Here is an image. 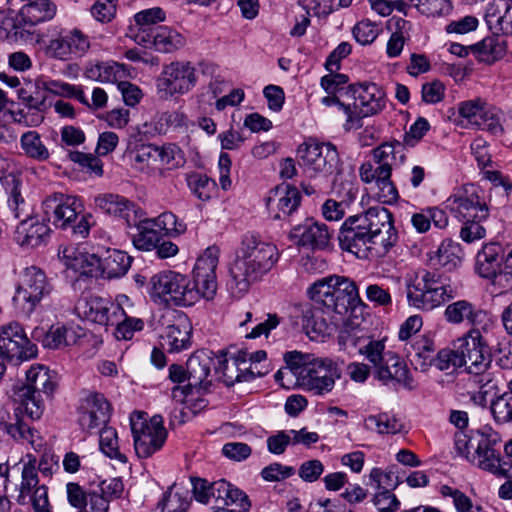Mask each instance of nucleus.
Here are the masks:
<instances>
[{"instance_id": "obj_1", "label": "nucleus", "mask_w": 512, "mask_h": 512, "mask_svg": "<svg viewBox=\"0 0 512 512\" xmlns=\"http://www.w3.org/2000/svg\"><path fill=\"white\" fill-rule=\"evenodd\" d=\"M308 295L315 307L306 306L302 309L301 323L307 334L322 331L316 320L317 310H322L337 325L358 307L365 306L356 282L345 276L330 275L317 280L308 288Z\"/></svg>"}, {"instance_id": "obj_2", "label": "nucleus", "mask_w": 512, "mask_h": 512, "mask_svg": "<svg viewBox=\"0 0 512 512\" xmlns=\"http://www.w3.org/2000/svg\"><path fill=\"white\" fill-rule=\"evenodd\" d=\"M340 247L359 255L379 242L387 253L398 241L393 216L385 207H371L363 213L349 216L338 233Z\"/></svg>"}, {"instance_id": "obj_3", "label": "nucleus", "mask_w": 512, "mask_h": 512, "mask_svg": "<svg viewBox=\"0 0 512 512\" xmlns=\"http://www.w3.org/2000/svg\"><path fill=\"white\" fill-rule=\"evenodd\" d=\"M279 258L280 252L274 243L265 241L256 234L247 233L242 237L236 251L230 275L239 291H246L251 283L270 272Z\"/></svg>"}, {"instance_id": "obj_4", "label": "nucleus", "mask_w": 512, "mask_h": 512, "mask_svg": "<svg viewBox=\"0 0 512 512\" xmlns=\"http://www.w3.org/2000/svg\"><path fill=\"white\" fill-rule=\"evenodd\" d=\"M455 290L439 273L422 270L407 284V301L414 308L432 311L454 299Z\"/></svg>"}, {"instance_id": "obj_5", "label": "nucleus", "mask_w": 512, "mask_h": 512, "mask_svg": "<svg viewBox=\"0 0 512 512\" xmlns=\"http://www.w3.org/2000/svg\"><path fill=\"white\" fill-rule=\"evenodd\" d=\"M26 380V384L17 386L14 390L13 400L15 403H21V409L26 410L32 421L38 420L44 411L40 393L52 396L58 386L57 377L47 367L36 365L26 372Z\"/></svg>"}, {"instance_id": "obj_6", "label": "nucleus", "mask_w": 512, "mask_h": 512, "mask_svg": "<svg viewBox=\"0 0 512 512\" xmlns=\"http://www.w3.org/2000/svg\"><path fill=\"white\" fill-rule=\"evenodd\" d=\"M474 452L468 456V461L481 470L497 477H507L511 462L501 456L502 439L499 433L490 427H483L472 433L471 446Z\"/></svg>"}, {"instance_id": "obj_7", "label": "nucleus", "mask_w": 512, "mask_h": 512, "mask_svg": "<svg viewBox=\"0 0 512 512\" xmlns=\"http://www.w3.org/2000/svg\"><path fill=\"white\" fill-rule=\"evenodd\" d=\"M81 204L74 196L54 194L43 201L45 219L55 227L61 229L71 228L73 235L83 239L88 236L91 215H82L77 223Z\"/></svg>"}, {"instance_id": "obj_8", "label": "nucleus", "mask_w": 512, "mask_h": 512, "mask_svg": "<svg viewBox=\"0 0 512 512\" xmlns=\"http://www.w3.org/2000/svg\"><path fill=\"white\" fill-rule=\"evenodd\" d=\"M130 425L138 457L148 458L164 445L167 431L162 416L155 415L148 421L144 413L135 412L130 417Z\"/></svg>"}, {"instance_id": "obj_9", "label": "nucleus", "mask_w": 512, "mask_h": 512, "mask_svg": "<svg viewBox=\"0 0 512 512\" xmlns=\"http://www.w3.org/2000/svg\"><path fill=\"white\" fill-rule=\"evenodd\" d=\"M350 119H346L343 127L346 131L362 127V119L375 115L385 107V93L376 84L349 85Z\"/></svg>"}, {"instance_id": "obj_10", "label": "nucleus", "mask_w": 512, "mask_h": 512, "mask_svg": "<svg viewBox=\"0 0 512 512\" xmlns=\"http://www.w3.org/2000/svg\"><path fill=\"white\" fill-rule=\"evenodd\" d=\"M341 369L337 361L328 358H314L302 371L298 372V383L314 396L330 393L336 380L341 378Z\"/></svg>"}, {"instance_id": "obj_11", "label": "nucleus", "mask_w": 512, "mask_h": 512, "mask_svg": "<svg viewBox=\"0 0 512 512\" xmlns=\"http://www.w3.org/2000/svg\"><path fill=\"white\" fill-rule=\"evenodd\" d=\"M454 347L459 348L463 367L473 377L479 378L480 382L488 381L487 370L491 364V355L488 346L480 331L470 330L466 335L454 341Z\"/></svg>"}, {"instance_id": "obj_12", "label": "nucleus", "mask_w": 512, "mask_h": 512, "mask_svg": "<svg viewBox=\"0 0 512 512\" xmlns=\"http://www.w3.org/2000/svg\"><path fill=\"white\" fill-rule=\"evenodd\" d=\"M446 207L460 221L487 220L489 206L483 189L465 184L446 200Z\"/></svg>"}, {"instance_id": "obj_13", "label": "nucleus", "mask_w": 512, "mask_h": 512, "mask_svg": "<svg viewBox=\"0 0 512 512\" xmlns=\"http://www.w3.org/2000/svg\"><path fill=\"white\" fill-rule=\"evenodd\" d=\"M151 294L176 305L191 306L197 302V292L190 287L187 275L167 270L155 274L150 279Z\"/></svg>"}, {"instance_id": "obj_14", "label": "nucleus", "mask_w": 512, "mask_h": 512, "mask_svg": "<svg viewBox=\"0 0 512 512\" xmlns=\"http://www.w3.org/2000/svg\"><path fill=\"white\" fill-rule=\"evenodd\" d=\"M195 66L190 61H173L163 66L157 78V90L162 99L183 95L197 84Z\"/></svg>"}, {"instance_id": "obj_15", "label": "nucleus", "mask_w": 512, "mask_h": 512, "mask_svg": "<svg viewBox=\"0 0 512 512\" xmlns=\"http://www.w3.org/2000/svg\"><path fill=\"white\" fill-rule=\"evenodd\" d=\"M299 163L310 174L331 175L339 163L334 144L309 138L298 148Z\"/></svg>"}, {"instance_id": "obj_16", "label": "nucleus", "mask_w": 512, "mask_h": 512, "mask_svg": "<svg viewBox=\"0 0 512 512\" xmlns=\"http://www.w3.org/2000/svg\"><path fill=\"white\" fill-rule=\"evenodd\" d=\"M212 367H217L212 351L201 349L194 352L186 362L188 383L185 386L173 388V398L185 397L188 394H192L193 390L197 392L207 390L212 384L210 378Z\"/></svg>"}, {"instance_id": "obj_17", "label": "nucleus", "mask_w": 512, "mask_h": 512, "mask_svg": "<svg viewBox=\"0 0 512 512\" xmlns=\"http://www.w3.org/2000/svg\"><path fill=\"white\" fill-rule=\"evenodd\" d=\"M51 291L52 286L45 273L41 269L31 266L25 269L13 302L23 312L30 314L41 299L49 295Z\"/></svg>"}, {"instance_id": "obj_18", "label": "nucleus", "mask_w": 512, "mask_h": 512, "mask_svg": "<svg viewBox=\"0 0 512 512\" xmlns=\"http://www.w3.org/2000/svg\"><path fill=\"white\" fill-rule=\"evenodd\" d=\"M372 158L376 167L371 162L363 163L359 168L361 180L370 184L375 173L381 175L392 174V168L402 165L406 160L405 145L400 141L384 142L372 150Z\"/></svg>"}, {"instance_id": "obj_19", "label": "nucleus", "mask_w": 512, "mask_h": 512, "mask_svg": "<svg viewBox=\"0 0 512 512\" xmlns=\"http://www.w3.org/2000/svg\"><path fill=\"white\" fill-rule=\"evenodd\" d=\"M219 262V249L215 246L208 247L200 255L193 269V280L190 287L197 292V301L200 298L211 300L217 291L216 269Z\"/></svg>"}, {"instance_id": "obj_20", "label": "nucleus", "mask_w": 512, "mask_h": 512, "mask_svg": "<svg viewBox=\"0 0 512 512\" xmlns=\"http://www.w3.org/2000/svg\"><path fill=\"white\" fill-rule=\"evenodd\" d=\"M37 356V346L25 334L17 322L0 328V358L5 361L29 360Z\"/></svg>"}, {"instance_id": "obj_21", "label": "nucleus", "mask_w": 512, "mask_h": 512, "mask_svg": "<svg viewBox=\"0 0 512 512\" xmlns=\"http://www.w3.org/2000/svg\"><path fill=\"white\" fill-rule=\"evenodd\" d=\"M27 498L31 501L35 512H52L48 500L47 487L39 485L35 458L29 459L22 468L17 501L19 504H25Z\"/></svg>"}, {"instance_id": "obj_22", "label": "nucleus", "mask_w": 512, "mask_h": 512, "mask_svg": "<svg viewBox=\"0 0 512 512\" xmlns=\"http://www.w3.org/2000/svg\"><path fill=\"white\" fill-rule=\"evenodd\" d=\"M89 49V37L80 29H61L57 37L49 41L46 53L52 58L65 61L73 56H83Z\"/></svg>"}, {"instance_id": "obj_23", "label": "nucleus", "mask_w": 512, "mask_h": 512, "mask_svg": "<svg viewBox=\"0 0 512 512\" xmlns=\"http://www.w3.org/2000/svg\"><path fill=\"white\" fill-rule=\"evenodd\" d=\"M333 232L327 224L306 218L303 223L291 229L289 238L298 246L323 250L329 246Z\"/></svg>"}, {"instance_id": "obj_24", "label": "nucleus", "mask_w": 512, "mask_h": 512, "mask_svg": "<svg viewBox=\"0 0 512 512\" xmlns=\"http://www.w3.org/2000/svg\"><path fill=\"white\" fill-rule=\"evenodd\" d=\"M78 414V422L82 429L91 432L108 423L111 406L103 394L90 393L82 400Z\"/></svg>"}, {"instance_id": "obj_25", "label": "nucleus", "mask_w": 512, "mask_h": 512, "mask_svg": "<svg viewBox=\"0 0 512 512\" xmlns=\"http://www.w3.org/2000/svg\"><path fill=\"white\" fill-rule=\"evenodd\" d=\"M374 377L385 385L399 384L409 391L416 388L407 364L393 351H388L380 365L375 367Z\"/></svg>"}, {"instance_id": "obj_26", "label": "nucleus", "mask_w": 512, "mask_h": 512, "mask_svg": "<svg viewBox=\"0 0 512 512\" xmlns=\"http://www.w3.org/2000/svg\"><path fill=\"white\" fill-rule=\"evenodd\" d=\"M192 484L195 499L203 504L213 501L214 506L226 505L229 499H237L243 492L224 479L209 482L206 479L196 478L192 480Z\"/></svg>"}, {"instance_id": "obj_27", "label": "nucleus", "mask_w": 512, "mask_h": 512, "mask_svg": "<svg viewBox=\"0 0 512 512\" xmlns=\"http://www.w3.org/2000/svg\"><path fill=\"white\" fill-rule=\"evenodd\" d=\"M57 13V6L51 0H34L23 5L18 12L16 21L5 18L3 24L9 29H17L22 25L35 26L52 20Z\"/></svg>"}, {"instance_id": "obj_28", "label": "nucleus", "mask_w": 512, "mask_h": 512, "mask_svg": "<svg viewBox=\"0 0 512 512\" xmlns=\"http://www.w3.org/2000/svg\"><path fill=\"white\" fill-rule=\"evenodd\" d=\"M301 199V193L295 186L281 184L269 192L267 208L273 213V219H285L298 210Z\"/></svg>"}, {"instance_id": "obj_29", "label": "nucleus", "mask_w": 512, "mask_h": 512, "mask_svg": "<svg viewBox=\"0 0 512 512\" xmlns=\"http://www.w3.org/2000/svg\"><path fill=\"white\" fill-rule=\"evenodd\" d=\"M16 404L12 421L3 423L5 432L15 441L28 443L35 451H40L44 446L43 439L26 420V418L32 419L26 414V410L21 409V403Z\"/></svg>"}, {"instance_id": "obj_30", "label": "nucleus", "mask_w": 512, "mask_h": 512, "mask_svg": "<svg viewBox=\"0 0 512 512\" xmlns=\"http://www.w3.org/2000/svg\"><path fill=\"white\" fill-rule=\"evenodd\" d=\"M76 310L78 314L85 319L93 323L108 326L112 322L114 312L119 311V305L106 298L91 296L79 301Z\"/></svg>"}, {"instance_id": "obj_31", "label": "nucleus", "mask_w": 512, "mask_h": 512, "mask_svg": "<svg viewBox=\"0 0 512 512\" xmlns=\"http://www.w3.org/2000/svg\"><path fill=\"white\" fill-rule=\"evenodd\" d=\"M506 247L499 242L485 243L476 255L475 269L482 278L491 280L503 266Z\"/></svg>"}, {"instance_id": "obj_32", "label": "nucleus", "mask_w": 512, "mask_h": 512, "mask_svg": "<svg viewBox=\"0 0 512 512\" xmlns=\"http://www.w3.org/2000/svg\"><path fill=\"white\" fill-rule=\"evenodd\" d=\"M140 43L161 53H172L184 47L186 41L182 34L170 27L156 26L147 33V38L141 36Z\"/></svg>"}, {"instance_id": "obj_33", "label": "nucleus", "mask_w": 512, "mask_h": 512, "mask_svg": "<svg viewBox=\"0 0 512 512\" xmlns=\"http://www.w3.org/2000/svg\"><path fill=\"white\" fill-rule=\"evenodd\" d=\"M369 478L378 489V492L373 497V503L376 506L383 505L386 501H391L394 506H400L399 500L392 493L401 483L395 467H389L386 471L380 468H373L370 471Z\"/></svg>"}, {"instance_id": "obj_34", "label": "nucleus", "mask_w": 512, "mask_h": 512, "mask_svg": "<svg viewBox=\"0 0 512 512\" xmlns=\"http://www.w3.org/2000/svg\"><path fill=\"white\" fill-rule=\"evenodd\" d=\"M407 356L416 369L422 372L435 366L437 353L435 342L427 336H414L405 345Z\"/></svg>"}, {"instance_id": "obj_35", "label": "nucleus", "mask_w": 512, "mask_h": 512, "mask_svg": "<svg viewBox=\"0 0 512 512\" xmlns=\"http://www.w3.org/2000/svg\"><path fill=\"white\" fill-rule=\"evenodd\" d=\"M49 227L37 218L29 216L17 225L14 239L21 247L35 248L43 244L49 237Z\"/></svg>"}, {"instance_id": "obj_36", "label": "nucleus", "mask_w": 512, "mask_h": 512, "mask_svg": "<svg viewBox=\"0 0 512 512\" xmlns=\"http://www.w3.org/2000/svg\"><path fill=\"white\" fill-rule=\"evenodd\" d=\"M94 202L103 213L124 219L128 226H132V219L137 216L135 205L118 194H100L95 197Z\"/></svg>"}, {"instance_id": "obj_37", "label": "nucleus", "mask_w": 512, "mask_h": 512, "mask_svg": "<svg viewBox=\"0 0 512 512\" xmlns=\"http://www.w3.org/2000/svg\"><path fill=\"white\" fill-rule=\"evenodd\" d=\"M443 316L451 325H476L482 321L485 313L474 303L461 299L448 304Z\"/></svg>"}, {"instance_id": "obj_38", "label": "nucleus", "mask_w": 512, "mask_h": 512, "mask_svg": "<svg viewBox=\"0 0 512 512\" xmlns=\"http://www.w3.org/2000/svg\"><path fill=\"white\" fill-rule=\"evenodd\" d=\"M191 325L189 321L179 319L176 323L166 327L160 336V346L170 353L180 352L191 345Z\"/></svg>"}, {"instance_id": "obj_39", "label": "nucleus", "mask_w": 512, "mask_h": 512, "mask_svg": "<svg viewBox=\"0 0 512 512\" xmlns=\"http://www.w3.org/2000/svg\"><path fill=\"white\" fill-rule=\"evenodd\" d=\"M5 192L7 207L16 218H28L33 212L32 204L27 200L22 182L16 177L6 181Z\"/></svg>"}, {"instance_id": "obj_40", "label": "nucleus", "mask_w": 512, "mask_h": 512, "mask_svg": "<svg viewBox=\"0 0 512 512\" xmlns=\"http://www.w3.org/2000/svg\"><path fill=\"white\" fill-rule=\"evenodd\" d=\"M136 217L132 219V225L137 229V232L132 237V242L135 248L142 251H150L157 246L160 241L161 223L157 219H141L136 222Z\"/></svg>"}, {"instance_id": "obj_41", "label": "nucleus", "mask_w": 512, "mask_h": 512, "mask_svg": "<svg viewBox=\"0 0 512 512\" xmlns=\"http://www.w3.org/2000/svg\"><path fill=\"white\" fill-rule=\"evenodd\" d=\"M69 250L65 249L63 252V259L65 265L72 269L79 276H86L91 278H98L101 276V258L95 254L75 253L73 255L67 254Z\"/></svg>"}, {"instance_id": "obj_42", "label": "nucleus", "mask_w": 512, "mask_h": 512, "mask_svg": "<svg viewBox=\"0 0 512 512\" xmlns=\"http://www.w3.org/2000/svg\"><path fill=\"white\" fill-rule=\"evenodd\" d=\"M133 258L126 252L113 249L107 250L101 258V277L114 279L123 277L129 270Z\"/></svg>"}, {"instance_id": "obj_43", "label": "nucleus", "mask_w": 512, "mask_h": 512, "mask_svg": "<svg viewBox=\"0 0 512 512\" xmlns=\"http://www.w3.org/2000/svg\"><path fill=\"white\" fill-rule=\"evenodd\" d=\"M124 74V66L116 62H90L84 72L86 78L102 83L117 82Z\"/></svg>"}, {"instance_id": "obj_44", "label": "nucleus", "mask_w": 512, "mask_h": 512, "mask_svg": "<svg viewBox=\"0 0 512 512\" xmlns=\"http://www.w3.org/2000/svg\"><path fill=\"white\" fill-rule=\"evenodd\" d=\"M245 353H237L232 359H228L226 354L217 357L218 366L215 367L217 373L222 374L223 382L226 386H233L235 383L243 382L242 365L246 364Z\"/></svg>"}, {"instance_id": "obj_45", "label": "nucleus", "mask_w": 512, "mask_h": 512, "mask_svg": "<svg viewBox=\"0 0 512 512\" xmlns=\"http://www.w3.org/2000/svg\"><path fill=\"white\" fill-rule=\"evenodd\" d=\"M342 322L344 326L338 335L339 345L343 349L355 348L359 353L360 350L365 347V343L370 338V335L354 320L345 321L344 319Z\"/></svg>"}, {"instance_id": "obj_46", "label": "nucleus", "mask_w": 512, "mask_h": 512, "mask_svg": "<svg viewBox=\"0 0 512 512\" xmlns=\"http://www.w3.org/2000/svg\"><path fill=\"white\" fill-rule=\"evenodd\" d=\"M470 48L477 54L480 61L489 64L501 59L506 54V42L499 36L486 37Z\"/></svg>"}, {"instance_id": "obj_47", "label": "nucleus", "mask_w": 512, "mask_h": 512, "mask_svg": "<svg viewBox=\"0 0 512 512\" xmlns=\"http://www.w3.org/2000/svg\"><path fill=\"white\" fill-rule=\"evenodd\" d=\"M433 265H439L444 269L451 271L460 265L462 260V249L460 244L446 239L444 240L435 255L430 258Z\"/></svg>"}, {"instance_id": "obj_48", "label": "nucleus", "mask_w": 512, "mask_h": 512, "mask_svg": "<svg viewBox=\"0 0 512 512\" xmlns=\"http://www.w3.org/2000/svg\"><path fill=\"white\" fill-rule=\"evenodd\" d=\"M111 326H116L115 336L117 339L130 340L136 331L144 328V321L141 318L130 317L119 305V311L114 312Z\"/></svg>"}, {"instance_id": "obj_49", "label": "nucleus", "mask_w": 512, "mask_h": 512, "mask_svg": "<svg viewBox=\"0 0 512 512\" xmlns=\"http://www.w3.org/2000/svg\"><path fill=\"white\" fill-rule=\"evenodd\" d=\"M80 334L73 327H51L42 339V345L49 349H61L75 344Z\"/></svg>"}, {"instance_id": "obj_50", "label": "nucleus", "mask_w": 512, "mask_h": 512, "mask_svg": "<svg viewBox=\"0 0 512 512\" xmlns=\"http://www.w3.org/2000/svg\"><path fill=\"white\" fill-rule=\"evenodd\" d=\"M364 427L378 434H396L401 431L402 423L388 413H380L365 418Z\"/></svg>"}, {"instance_id": "obj_51", "label": "nucleus", "mask_w": 512, "mask_h": 512, "mask_svg": "<svg viewBox=\"0 0 512 512\" xmlns=\"http://www.w3.org/2000/svg\"><path fill=\"white\" fill-rule=\"evenodd\" d=\"M372 183H375L376 191L374 192V196L379 202L383 204H393L397 202L399 194L391 180V174L385 176L375 173Z\"/></svg>"}, {"instance_id": "obj_52", "label": "nucleus", "mask_w": 512, "mask_h": 512, "mask_svg": "<svg viewBox=\"0 0 512 512\" xmlns=\"http://www.w3.org/2000/svg\"><path fill=\"white\" fill-rule=\"evenodd\" d=\"M99 445L101 451L112 459L126 462L127 458L120 452L117 431L112 427H104L99 432Z\"/></svg>"}, {"instance_id": "obj_53", "label": "nucleus", "mask_w": 512, "mask_h": 512, "mask_svg": "<svg viewBox=\"0 0 512 512\" xmlns=\"http://www.w3.org/2000/svg\"><path fill=\"white\" fill-rule=\"evenodd\" d=\"M18 98L30 109L44 111L46 108V93L44 86L29 84L17 91Z\"/></svg>"}, {"instance_id": "obj_54", "label": "nucleus", "mask_w": 512, "mask_h": 512, "mask_svg": "<svg viewBox=\"0 0 512 512\" xmlns=\"http://www.w3.org/2000/svg\"><path fill=\"white\" fill-rule=\"evenodd\" d=\"M21 146L26 155L40 161L49 158V151L36 131H28L21 137Z\"/></svg>"}, {"instance_id": "obj_55", "label": "nucleus", "mask_w": 512, "mask_h": 512, "mask_svg": "<svg viewBox=\"0 0 512 512\" xmlns=\"http://www.w3.org/2000/svg\"><path fill=\"white\" fill-rule=\"evenodd\" d=\"M165 17V12L160 7H153L136 13L134 19L141 31V34L137 35L139 41L141 40V36L147 38V33L154 28L153 25L164 21Z\"/></svg>"}, {"instance_id": "obj_56", "label": "nucleus", "mask_w": 512, "mask_h": 512, "mask_svg": "<svg viewBox=\"0 0 512 512\" xmlns=\"http://www.w3.org/2000/svg\"><path fill=\"white\" fill-rule=\"evenodd\" d=\"M191 498L187 490H169L158 506L167 512H187Z\"/></svg>"}, {"instance_id": "obj_57", "label": "nucleus", "mask_w": 512, "mask_h": 512, "mask_svg": "<svg viewBox=\"0 0 512 512\" xmlns=\"http://www.w3.org/2000/svg\"><path fill=\"white\" fill-rule=\"evenodd\" d=\"M389 350H386V338L377 339L372 336L365 343L359 354L362 355L375 369L386 357Z\"/></svg>"}, {"instance_id": "obj_58", "label": "nucleus", "mask_w": 512, "mask_h": 512, "mask_svg": "<svg viewBox=\"0 0 512 512\" xmlns=\"http://www.w3.org/2000/svg\"><path fill=\"white\" fill-rule=\"evenodd\" d=\"M187 182L193 194L201 201L209 200L216 186V183L207 175L199 173L188 176Z\"/></svg>"}, {"instance_id": "obj_59", "label": "nucleus", "mask_w": 512, "mask_h": 512, "mask_svg": "<svg viewBox=\"0 0 512 512\" xmlns=\"http://www.w3.org/2000/svg\"><path fill=\"white\" fill-rule=\"evenodd\" d=\"M410 4L426 16H443L450 13V0H409Z\"/></svg>"}, {"instance_id": "obj_60", "label": "nucleus", "mask_w": 512, "mask_h": 512, "mask_svg": "<svg viewBox=\"0 0 512 512\" xmlns=\"http://www.w3.org/2000/svg\"><path fill=\"white\" fill-rule=\"evenodd\" d=\"M491 412L496 422H512V393L505 392L491 402Z\"/></svg>"}, {"instance_id": "obj_61", "label": "nucleus", "mask_w": 512, "mask_h": 512, "mask_svg": "<svg viewBox=\"0 0 512 512\" xmlns=\"http://www.w3.org/2000/svg\"><path fill=\"white\" fill-rule=\"evenodd\" d=\"M435 367L440 371H447L449 369H458L463 367L459 348H445L437 352Z\"/></svg>"}, {"instance_id": "obj_62", "label": "nucleus", "mask_w": 512, "mask_h": 512, "mask_svg": "<svg viewBox=\"0 0 512 512\" xmlns=\"http://www.w3.org/2000/svg\"><path fill=\"white\" fill-rule=\"evenodd\" d=\"M509 5H511V0H491L489 2L486 8L485 20L491 29L495 28L499 31L503 14L507 12Z\"/></svg>"}, {"instance_id": "obj_63", "label": "nucleus", "mask_w": 512, "mask_h": 512, "mask_svg": "<svg viewBox=\"0 0 512 512\" xmlns=\"http://www.w3.org/2000/svg\"><path fill=\"white\" fill-rule=\"evenodd\" d=\"M118 0H96L90 11L95 20L101 23L111 22L117 10Z\"/></svg>"}, {"instance_id": "obj_64", "label": "nucleus", "mask_w": 512, "mask_h": 512, "mask_svg": "<svg viewBox=\"0 0 512 512\" xmlns=\"http://www.w3.org/2000/svg\"><path fill=\"white\" fill-rule=\"evenodd\" d=\"M69 159L85 168L87 172L101 176L103 174L102 163L100 159L93 154L80 151H71L68 154Z\"/></svg>"}]
</instances>
